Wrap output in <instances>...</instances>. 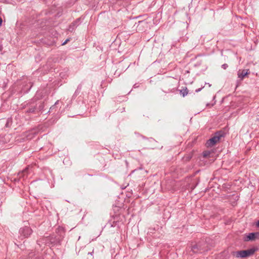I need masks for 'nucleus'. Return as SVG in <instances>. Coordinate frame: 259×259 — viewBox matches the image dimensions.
<instances>
[{"instance_id": "f257e3e1", "label": "nucleus", "mask_w": 259, "mask_h": 259, "mask_svg": "<svg viewBox=\"0 0 259 259\" xmlns=\"http://www.w3.org/2000/svg\"><path fill=\"white\" fill-rule=\"evenodd\" d=\"M177 84L175 79L170 78L163 83L162 91L165 94L174 93L178 90Z\"/></svg>"}, {"instance_id": "f03ea898", "label": "nucleus", "mask_w": 259, "mask_h": 259, "mask_svg": "<svg viewBox=\"0 0 259 259\" xmlns=\"http://www.w3.org/2000/svg\"><path fill=\"white\" fill-rule=\"evenodd\" d=\"M256 249L254 248H252L247 250H242L238 251H234L232 252L233 255L236 257H246L253 255Z\"/></svg>"}, {"instance_id": "7ed1b4c3", "label": "nucleus", "mask_w": 259, "mask_h": 259, "mask_svg": "<svg viewBox=\"0 0 259 259\" xmlns=\"http://www.w3.org/2000/svg\"><path fill=\"white\" fill-rule=\"evenodd\" d=\"M32 233V230L29 226L21 227L19 230L18 238L21 240L29 237Z\"/></svg>"}, {"instance_id": "20e7f679", "label": "nucleus", "mask_w": 259, "mask_h": 259, "mask_svg": "<svg viewBox=\"0 0 259 259\" xmlns=\"http://www.w3.org/2000/svg\"><path fill=\"white\" fill-rule=\"evenodd\" d=\"M223 136L224 133L221 131L215 133L214 135L207 141L206 143V146L208 147L213 146L216 143L219 142L221 138Z\"/></svg>"}, {"instance_id": "39448f33", "label": "nucleus", "mask_w": 259, "mask_h": 259, "mask_svg": "<svg viewBox=\"0 0 259 259\" xmlns=\"http://www.w3.org/2000/svg\"><path fill=\"white\" fill-rule=\"evenodd\" d=\"M62 239L63 236L61 235L58 236L55 234H52L47 237L46 241L49 242L51 244L58 245L60 244Z\"/></svg>"}, {"instance_id": "423d86ee", "label": "nucleus", "mask_w": 259, "mask_h": 259, "mask_svg": "<svg viewBox=\"0 0 259 259\" xmlns=\"http://www.w3.org/2000/svg\"><path fill=\"white\" fill-rule=\"evenodd\" d=\"M195 248H197L200 252L206 251L210 249L206 240L202 239L199 243L195 244Z\"/></svg>"}, {"instance_id": "0eeeda50", "label": "nucleus", "mask_w": 259, "mask_h": 259, "mask_svg": "<svg viewBox=\"0 0 259 259\" xmlns=\"http://www.w3.org/2000/svg\"><path fill=\"white\" fill-rule=\"evenodd\" d=\"M80 18L76 19L74 21L71 23L69 26L68 30L70 32H73L75 28L80 24Z\"/></svg>"}, {"instance_id": "6e6552de", "label": "nucleus", "mask_w": 259, "mask_h": 259, "mask_svg": "<svg viewBox=\"0 0 259 259\" xmlns=\"http://www.w3.org/2000/svg\"><path fill=\"white\" fill-rule=\"evenodd\" d=\"M250 74L249 69L239 70L237 72L238 77L243 80L245 76Z\"/></svg>"}, {"instance_id": "1a4fd4ad", "label": "nucleus", "mask_w": 259, "mask_h": 259, "mask_svg": "<svg viewBox=\"0 0 259 259\" xmlns=\"http://www.w3.org/2000/svg\"><path fill=\"white\" fill-rule=\"evenodd\" d=\"M259 237V233H249L248 235L246 237V239H245V241L249 240H255L256 238H258Z\"/></svg>"}, {"instance_id": "9d476101", "label": "nucleus", "mask_w": 259, "mask_h": 259, "mask_svg": "<svg viewBox=\"0 0 259 259\" xmlns=\"http://www.w3.org/2000/svg\"><path fill=\"white\" fill-rule=\"evenodd\" d=\"M182 97H184L189 93V90L186 87H182V89L178 90Z\"/></svg>"}, {"instance_id": "9b49d317", "label": "nucleus", "mask_w": 259, "mask_h": 259, "mask_svg": "<svg viewBox=\"0 0 259 259\" xmlns=\"http://www.w3.org/2000/svg\"><path fill=\"white\" fill-rule=\"evenodd\" d=\"M37 134V130L33 129L31 132H30L29 135H27V137L28 139H32L34 135Z\"/></svg>"}, {"instance_id": "f8f14e48", "label": "nucleus", "mask_w": 259, "mask_h": 259, "mask_svg": "<svg viewBox=\"0 0 259 259\" xmlns=\"http://www.w3.org/2000/svg\"><path fill=\"white\" fill-rule=\"evenodd\" d=\"M36 109V105L31 106L27 110L26 113H34Z\"/></svg>"}, {"instance_id": "ddd939ff", "label": "nucleus", "mask_w": 259, "mask_h": 259, "mask_svg": "<svg viewBox=\"0 0 259 259\" xmlns=\"http://www.w3.org/2000/svg\"><path fill=\"white\" fill-rule=\"evenodd\" d=\"M32 87V83L31 82H29L28 84H27L25 86V88H24V91L27 92L28 91H29L30 90V89Z\"/></svg>"}, {"instance_id": "4468645a", "label": "nucleus", "mask_w": 259, "mask_h": 259, "mask_svg": "<svg viewBox=\"0 0 259 259\" xmlns=\"http://www.w3.org/2000/svg\"><path fill=\"white\" fill-rule=\"evenodd\" d=\"M81 88H82V85L81 84H79L77 87V90H76L75 93V94H77V93H79L81 90Z\"/></svg>"}, {"instance_id": "2eb2a0df", "label": "nucleus", "mask_w": 259, "mask_h": 259, "mask_svg": "<svg viewBox=\"0 0 259 259\" xmlns=\"http://www.w3.org/2000/svg\"><path fill=\"white\" fill-rule=\"evenodd\" d=\"M210 154L209 151H204L203 152V156L204 157H207L209 156V155Z\"/></svg>"}, {"instance_id": "dca6fc26", "label": "nucleus", "mask_w": 259, "mask_h": 259, "mask_svg": "<svg viewBox=\"0 0 259 259\" xmlns=\"http://www.w3.org/2000/svg\"><path fill=\"white\" fill-rule=\"evenodd\" d=\"M58 102H59V100L56 101L55 105H54L52 107H51V108L50 109V111H51V110L52 111L53 110H54L56 107V105L58 103Z\"/></svg>"}, {"instance_id": "f3484780", "label": "nucleus", "mask_w": 259, "mask_h": 259, "mask_svg": "<svg viewBox=\"0 0 259 259\" xmlns=\"http://www.w3.org/2000/svg\"><path fill=\"white\" fill-rule=\"evenodd\" d=\"M191 157H192V155L190 156L188 155V156H185L184 157V159L185 160L188 161V160H189L191 158Z\"/></svg>"}, {"instance_id": "a211bd4d", "label": "nucleus", "mask_w": 259, "mask_h": 259, "mask_svg": "<svg viewBox=\"0 0 259 259\" xmlns=\"http://www.w3.org/2000/svg\"><path fill=\"white\" fill-rule=\"evenodd\" d=\"M222 67L224 69H226L228 67V64H224L222 65Z\"/></svg>"}, {"instance_id": "6ab92c4d", "label": "nucleus", "mask_w": 259, "mask_h": 259, "mask_svg": "<svg viewBox=\"0 0 259 259\" xmlns=\"http://www.w3.org/2000/svg\"><path fill=\"white\" fill-rule=\"evenodd\" d=\"M69 41V39L68 38L67 39L65 40V41L62 44V45H65V44H66L67 43L68 41Z\"/></svg>"}, {"instance_id": "aec40b11", "label": "nucleus", "mask_w": 259, "mask_h": 259, "mask_svg": "<svg viewBox=\"0 0 259 259\" xmlns=\"http://www.w3.org/2000/svg\"><path fill=\"white\" fill-rule=\"evenodd\" d=\"M2 23H3L2 19L0 17V26L2 25Z\"/></svg>"}, {"instance_id": "412c9836", "label": "nucleus", "mask_w": 259, "mask_h": 259, "mask_svg": "<svg viewBox=\"0 0 259 259\" xmlns=\"http://www.w3.org/2000/svg\"><path fill=\"white\" fill-rule=\"evenodd\" d=\"M206 106H213V104L210 105V104L207 103V104H206Z\"/></svg>"}, {"instance_id": "4be33fe9", "label": "nucleus", "mask_w": 259, "mask_h": 259, "mask_svg": "<svg viewBox=\"0 0 259 259\" xmlns=\"http://www.w3.org/2000/svg\"><path fill=\"white\" fill-rule=\"evenodd\" d=\"M200 91V89H198V90H195V92H199Z\"/></svg>"}, {"instance_id": "5701e85b", "label": "nucleus", "mask_w": 259, "mask_h": 259, "mask_svg": "<svg viewBox=\"0 0 259 259\" xmlns=\"http://www.w3.org/2000/svg\"><path fill=\"white\" fill-rule=\"evenodd\" d=\"M256 225L259 227V220L257 221Z\"/></svg>"}, {"instance_id": "b1692460", "label": "nucleus", "mask_w": 259, "mask_h": 259, "mask_svg": "<svg viewBox=\"0 0 259 259\" xmlns=\"http://www.w3.org/2000/svg\"><path fill=\"white\" fill-rule=\"evenodd\" d=\"M93 251H92V252H89V254H91V255H92L93 253Z\"/></svg>"}, {"instance_id": "393cba45", "label": "nucleus", "mask_w": 259, "mask_h": 259, "mask_svg": "<svg viewBox=\"0 0 259 259\" xmlns=\"http://www.w3.org/2000/svg\"><path fill=\"white\" fill-rule=\"evenodd\" d=\"M199 172V170L195 171V174H196L197 172Z\"/></svg>"}, {"instance_id": "a878e982", "label": "nucleus", "mask_w": 259, "mask_h": 259, "mask_svg": "<svg viewBox=\"0 0 259 259\" xmlns=\"http://www.w3.org/2000/svg\"><path fill=\"white\" fill-rule=\"evenodd\" d=\"M196 185H197V184L195 183V187H196Z\"/></svg>"}, {"instance_id": "bb28decb", "label": "nucleus", "mask_w": 259, "mask_h": 259, "mask_svg": "<svg viewBox=\"0 0 259 259\" xmlns=\"http://www.w3.org/2000/svg\"><path fill=\"white\" fill-rule=\"evenodd\" d=\"M192 117H191V119H190V121H191V120H192Z\"/></svg>"}]
</instances>
